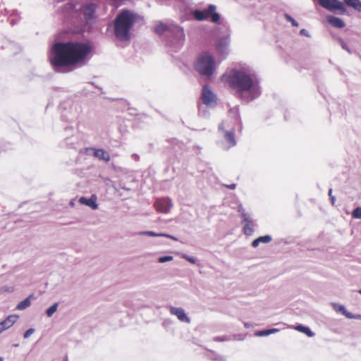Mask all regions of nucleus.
Instances as JSON below:
<instances>
[{
  "label": "nucleus",
  "mask_w": 361,
  "mask_h": 361,
  "mask_svg": "<svg viewBox=\"0 0 361 361\" xmlns=\"http://www.w3.org/2000/svg\"><path fill=\"white\" fill-rule=\"evenodd\" d=\"M199 115L204 118H208L209 112L206 108L202 109L201 106H199Z\"/></svg>",
  "instance_id": "2f4dec72"
},
{
  "label": "nucleus",
  "mask_w": 361,
  "mask_h": 361,
  "mask_svg": "<svg viewBox=\"0 0 361 361\" xmlns=\"http://www.w3.org/2000/svg\"><path fill=\"white\" fill-rule=\"evenodd\" d=\"M61 119L64 121L71 122L75 119V116H68L66 115V111H63L61 114Z\"/></svg>",
  "instance_id": "f704fd0d"
},
{
  "label": "nucleus",
  "mask_w": 361,
  "mask_h": 361,
  "mask_svg": "<svg viewBox=\"0 0 361 361\" xmlns=\"http://www.w3.org/2000/svg\"><path fill=\"white\" fill-rule=\"evenodd\" d=\"M222 80L235 90L238 97H242L243 92L248 91V74L233 68L222 75Z\"/></svg>",
  "instance_id": "20e7f679"
},
{
  "label": "nucleus",
  "mask_w": 361,
  "mask_h": 361,
  "mask_svg": "<svg viewBox=\"0 0 361 361\" xmlns=\"http://www.w3.org/2000/svg\"><path fill=\"white\" fill-rule=\"evenodd\" d=\"M249 224H250V235L251 234V232H252V228H251V226H252V222L251 221V220L250 219V221H249Z\"/></svg>",
  "instance_id": "09e8293b"
},
{
  "label": "nucleus",
  "mask_w": 361,
  "mask_h": 361,
  "mask_svg": "<svg viewBox=\"0 0 361 361\" xmlns=\"http://www.w3.org/2000/svg\"><path fill=\"white\" fill-rule=\"evenodd\" d=\"M319 4L324 8L331 11H339L341 14L347 13L345 4L340 0H317Z\"/></svg>",
  "instance_id": "6e6552de"
},
{
  "label": "nucleus",
  "mask_w": 361,
  "mask_h": 361,
  "mask_svg": "<svg viewBox=\"0 0 361 361\" xmlns=\"http://www.w3.org/2000/svg\"><path fill=\"white\" fill-rule=\"evenodd\" d=\"M4 330H5L4 327H3V326H1V324H0V334H1L2 331H4Z\"/></svg>",
  "instance_id": "8fccbe9b"
},
{
  "label": "nucleus",
  "mask_w": 361,
  "mask_h": 361,
  "mask_svg": "<svg viewBox=\"0 0 361 361\" xmlns=\"http://www.w3.org/2000/svg\"><path fill=\"white\" fill-rule=\"evenodd\" d=\"M219 130L222 131L224 133V137L225 138L226 142L229 144V147H233L235 145L236 142H235V139L234 132L232 130H226L224 129V122H222L221 123L219 124Z\"/></svg>",
  "instance_id": "2eb2a0df"
},
{
  "label": "nucleus",
  "mask_w": 361,
  "mask_h": 361,
  "mask_svg": "<svg viewBox=\"0 0 361 361\" xmlns=\"http://www.w3.org/2000/svg\"><path fill=\"white\" fill-rule=\"evenodd\" d=\"M84 152L87 156H93L100 161L108 162L110 161V155L108 152L104 149L95 147H85Z\"/></svg>",
  "instance_id": "9b49d317"
},
{
  "label": "nucleus",
  "mask_w": 361,
  "mask_h": 361,
  "mask_svg": "<svg viewBox=\"0 0 361 361\" xmlns=\"http://www.w3.org/2000/svg\"><path fill=\"white\" fill-rule=\"evenodd\" d=\"M140 235H147L150 237H161V233H156L152 231H140L139 233Z\"/></svg>",
  "instance_id": "bb28decb"
},
{
  "label": "nucleus",
  "mask_w": 361,
  "mask_h": 361,
  "mask_svg": "<svg viewBox=\"0 0 361 361\" xmlns=\"http://www.w3.org/2000/svg\"><path fill=\"white\" fill-rule=\"evenodd\" d=\"M244 326H245V328H248L249 324H248V323L245 322V323H244Z\"/></svg>",
  "instance_id": "3c124183"
},
{
  "label": "nucleus",
  "mask_w": 361,
  "mask_h": 361,
  "mask_svg": "<svg viewBox=\"0 0 361 361\" xmlns=\"http://www.w3.org/2000/svg\"><path fill=\"white\" fill-rule=\"evenodd\" d=\"M352 216L354 219H361V207H355L352 212Z\"/></svg>",
  "instance_id": "7c9ffc66"
},
{
  "label": "nucleus",
  "mask_w": 361,
  "mask_h": 361,
  "mask_svg": "<svg viewBox=\"0 0 361 361\" xmlns=\"http://www.w3.org/2000/svg\"><path fill=\"white\" fill-rule=\"evenodd\" d=\"M4 357H0V361H4Z\"/></svg>",
  "instance_id": "5fc2aeb1"
},
{
  "label": "nucleus",
  "mask_w": 361,
  "mask_h": 361,
  "mask_svg": "<svg viewBox=\"0 0 361 361\" xmlns=\"http://www.w3.org/2000/svg\"><path fill=\"white\" fill-rule=\"evenodd\" d=\"M183 258L185 259V260H187L188 262H190L191 264H195L196 262H197V259L193 257H190L188 255H183Z\"/></svg>",
  "instance_id": "c9c22d12"
},
{
  "label": "nucleus",
  "mask_w": 361,
  "mask_h": 361,
  "mask_svg": "<svg viewBox=\"0 0 361 361\" xmlns=\"http://www.w3.org/2000/svg\"><path fill=\"white\" fill-rule=\"evenodd\" d=\"M230 36L231 33L228 32L222 37H219L216 41V50L223 58H225L228 54V47L231 42Z\"/></svg>",
  "instance_id": "9d476101"
},
{
  "label": "nucleus",
  "mask_w": 361,
  "mask_h": 361,
  "mask_svg": "<svg viewBox=\"0 0 361 361\" xmlns=\"http://www.w3.org/2000/svg\"><path fill=\"white\" fill-rule=\"evenodd\" d=\"M353 319H361V314H354Z\"/></svg>",
  "instance_id": "de8ad7c7"
},
{
  "label": "nucleus",
  "mask_w": 361,
  "mask_h": 361,
  "mask_svg": "<svg viewBox=\"0 0 361 361\" xmlns=\"http://www.w3.org/2000/svg\"><path fill=\"white\" fill-rule=\"evenodd\" d=\"M338 41L342 49L345 50L348 53L352 54L355 52V51L350 49L347 44V43L342 38H339Z\"/></svg>",
  "instance_id": "393cba45"
},
{
  "label": "nucleus",
  "mask_w": 361,
  "mask_h": 361,
  "mask_svg": "<svg viewBox=\"0 0 361 361\" xmlns=\"http://www.w3.org/2000/svg\"><path fill=\"white\" fill-rule=\"evenodd\" d=\"M328 194H329V196L330 197L331 202L334 205L335 204V202H336V197L334 195H332V189L331 188H330L329 190Z\"/></svg>",
  "instance_id": "4c0bfd02"
},
{
  "label": "nucleus",
  "mask_w": 361,
  "mask_h": 361,
  "mask_svg": "<svg viewBox=\"0 0 361 361\" xmlns=\"http://www.w3.org/2000/svg\"><path fill=\"white\" fill-rule=\"evenodd\" d=\"M58 305L59 304L55 302L46 310L45 312L48 317H51L56 312Z\"/></svg>",
  "instance_id": "a878e982"
},
{
  "label": "nucleus",
  "mask_w": 361,
  "mask_h": 361,
  "mask_svg": "<svg viewBox=\"0 0 361 361\" xmlns=\"http://www.w3.org/2000/svg\"><path fill=\"white\" fill-rule=\"evenodd\" d=\"M14 14H15V15H16V16H18V11H14L13 12V15H14Z\"/></svg>",
  "instance_id": "603ef678"
},
{
  "label": "nucleus",
  "mask_w": 361,
  "mask_h": 361,
  "mask_svg": "<svg viewBox=\"0 0 361 361\" xmlns=\"http://www.w3.org/2000/svg\"><path fill=\"white\" fill-rule=\"evenodd\" d=\"M171 321H170V320H169V319H165V320L163 322V323H162V326H163L164 328L167 329V328L171 325Z\"/></svg>",
  "instance_id": "79ce46f5"
},
{
  "label": "nucleus",
  "mask_w": 361,
  "mask_h": 361,
  "mask_svg": "<svg viewBox=\"0 0 361 361\" xmlns=\"http://www.w3.org/2000/svg\"><path fill=\"white\" fill-rule=\"evenodd\" d=\"M211 359L215 361H226V357L221 354H217L216 353L212 352V355H211Z\"/></svg>",
  "instance_id": "c756f323"
},
{
  "label": "nucleus",
  "mask_w": 361,
  "mask_h": 361,
  "mask_svg": "<svg viewBox=\"0 0 361 361\" xmlns=\"http://www.w3.org/2000/svg\"><path fill=\"white\" fill-rule=\"evenodd\" d=\"M243 232L246 235H248V216L243 213Z\"/></svg>",
  "instance_id": "cd10ccee"
},
{
  "label": "nucleus",
  "mask_w": 361,
  "mask_h": 361,
  "mask_svg": "<svg viewBox=\"0 0 361 361\" xmlns=\"http://www.w3.org/2000/svg\"><path fill=\"white\" fill-rule=\"evenodd\" d=\"M140 16L130 10L121 9L113 21L115 37L120 42H128L131 38V31Z\"/></svg>",
  "instance_id": "f03ea898"
},
{
  "label": "nucleus",
  "mask_w": 361,
  "mask_h": 361,
  "mask_svg": "<svg viewBox=\"0 0 361 361\" xmlns=\"http://www.w3.org/2000/svg\"><path fill=\"white\" fill-rule=\"evenodd\" d=\"M284 18L285 19L291 23L293 27H298L299 24L288 13H284Z\"/></svg>",
  "instance_id": "c85d7f7f"
},
{
  "label": "nucleus",
  "mask_w": 361,
  "mask_h": 361,
  "mask_svg": "<svg viewBox=\"0 0 361 361\" xmlns=\"http://www.w3.org/2000/svg\"><path fill=\"white\" fill-rule=\"evenodd\" d=\"M271 240L272 238L270 235L259 236L252 242V246L253 247H257L259 243H268L271 242Z\"/></svg>",
  "instance_id": "5701e85b"
},
{
  "label": "nucleus",
  "mask_w": 361,
  "mask_h": 361,
  "mask_svg": "<svg viewBox=\"0 0 361 361\" xmlns=\"http://www.w3.org/2000/svg\"><path fill=\"white\" fill-rule=\"evenodd\" d=\"M79 202L90 207L92 209H97L98 208V204L97 203V196L95 195H92L90 198L81 197L79 199Z\"/></svg>",
  "instance_id": "f3484780"
},
{
  "label": "nucleus",
  "mask_w": 361,
  "mask_h": 361,
  "mask_svg": "<svg viewBox=\"0 0 361 361\" xmlns=\"http://www.w3.org/2000/svg\"><path fill=\"white\" fill-rule=\"evenodd\" d=\"M278 331H279V329L276 328L265 329L262 330H256L252 335L258 337L268 336L270 334H275Z\"/></svg>",
  "instance_id": "aec40b11"
},
{
  "label": "nucleus",
  "mask_w": 361,
  "mask_h": 361,
  "mask_svg": "<svg viewBox=\"0 0 361 361\" xmlns=\"http://www.w3.org/2000/svg\"><path fill=\"white\" fill-rule=\"evenodd\" d=\"M18 316L16 314H11L6 317L5 319L1 321L0 324L3 327H4L5 330L9 329L17 321Z\"/></svg>",
  "instance_id": "6ab92c4d"
},
{
  "label": "nucleus",
  "mask_w": 361,
  "mask_h": 361,
  "mask_svg": "<svg viewBox=\"0 0 361 361\" xmlns=\"http://www.w3.org/2000/svg\"><path fill=\"white\" fill-rule=\"evenodd\" d=\"M225 185V187H226L227 188H229L231 190H233L236 187V184H235V183H232L230 185Z\"/></svg>",
  "instance_id": "c03bdc74"
},
{
  "label": "nucleus",
  "mask_w": 361,
  "mask_h": 361,
  "mask_svg": "<svg viewBox=\"0 0 361 361\" xmlns=\"http://www.w3.org/2000/svg\"><path fill=\"white\" fill-rule=\"evenodd\" d=\"M173 259V257L171 255H165L161 256L158 258V262L159 263H165L169 261H171Z\"/></svg>",
  "instance_id": "473e14b6"
},
{
  "label": "nucleus",
  "mask_w": 361,
  "mask_h": 361,
  "mask_svg": "<svg viewBox=\"0 0 361 361\" xmlns=\"http://www.w3.org/2000/svg\"><path fill=\"white\" fill-rule=\"evenodd\" d=\"M132 158L135 161H138L140 159V156L137 154H132Z\"/></svg>",
  "instance_id": "a18cd8bd"
},
{
  "label": "nucleus",
  "mask_w": 361,
  "mask_h": 361,
  "mask_svg": "<svg viewBox=\"0 0 361 361\" xmlns=\"http://www.w3.org/2000/svg\"><path fill=\"white\" fill-rule=\"evenodd\" d=\"M230 340V338H226L224 336H216L215 338H214V341H228Z\"/></svg>",
  "instance_id": "ea45409f"
},
{
  "label": "nucleus",
  "mask_w": 361,
  "mask_h": 361,
  "mask_svg": "<svg viewBox=\"0 0 361 361\" xmlns=\"http://www.w3.org/2000/svg\"><path fill=\"white\" fill-rule=\"evenodd\" d=\"M35 297L34 294H30L28 297L25 298L23 300L20 301L16 305V310H24L29 307L31 305V299H34Z\"/></svg>",
  "instance_id": "412c9836"
},
{
  "label": "nucleus",
  "mask_w": 361,
  "mask_h": 361,
  "mask_svg": "<svg viewBox=\"0 0 361 361\" xmlns=\"http://www.w3.org/2000/svg\"><path fill=\"white\" fill-rule=\"evenodd\" d=\"M294 329L300 332H302L307 335L308 337H313L315 334L311 330V329L307 326H304L301 324L295 326Z\"/></svg>",
  "instance_id": "b1692460"
},
{
  "label": "nucleus",
  "mask_w": 361,
  "mask_h": 361,
  "mask_svg": "<svg viewBox=\"0 0 361 361\" xmlns=\"http://www.w3.org/2000/svg\"><path fill=\"white\" fill-rule=\"evenodd\" d=\"M235 340H238V341H240V340H243L244 338H234Z\"/></svg>",
  "instance_id": "864d4df0"
},
{
  "label": "nucleus",
  "mask_w": 361,
  "mask_h": 361,
  "mask_svg": "<svg viewBox=\"0 0 361 361\" xmlns=\"http://www.w3.org/2000/svg\"><path fill=\"white\" fill-rule=\"evenodd\" d=\"M261 78L255 71L250 69V102L258 98L262 94Z\"/></svg>",
  "instance_id": "0eeeda50"
},
{
  "label": "nucleus",
  "mask_w": 361,
  "mask_h": 361,
  "mask_svg": "<svg viewBox=\"0 0 361 361\" xmlns=\"http://www.w3.org/2000/svg\"><path fill=\"white\" fill-rule=\"evenodd\" d=\"M161 237H166V238H171V239H172V240H176V241H177V240H178V238H177L176 237H175V236H173V235H170V234H168V233H161Z\"/></svg>",
  "instance_id": "58836bf2"
},
{
  "label": "nucleus",
  "mask_w": 361,
  "mask_h": 361,
  "mask_svg": "<svg viewBox=\"0 0 361 361\" xmlns=\"http://www.w3.org/2000/svg\"><path fill=\"white\" fill-rule=\"evenodd\" d=\"M226 30H228V27H226ZM228 32H229V33H230V31H229V30H228V31H227V33H228Z\"/></svg>",
  "instance_id": "052dcab7"
},
{
  "label": "nucleus",
  "mask_w": 361,
  "mask_h": 361,
  "mask_svg": "<svg viewBox=\"0 0 361 361\" xmlns=\"http://www.w3.org/2000/svg\"><path fill=\"white\" fill-rule=\"evenodd\" d=\"M333 305H334V310L336 312H341L342 314H343L345 312H346V309H345V306H343V305H338V304L334 303Z\"/></svg>",
  "instance_id": "72a5a7b5"
},
{
  "label": "nucleus",
  "mask_w": 361,
  "mask_h": 361,
  "mask_svg": "<svg viewBox=\"0 0 361 361\" xmlns=\"http://www.w3.org/2000/svg\"><path fill=\"white\" fill-rule=\"evenodd\" d=\"M170 313L177 317V318L183 322L190 323V319L187 316L185 310L181 307H171Z\"/></svg>",
  "instance_id": "dca6fc26"
},
{
  "label": "nucleus",
  "mask_w": 361,
  "mask_h": 361,
  "mask_svg": "<svg viewBox=\"0 0 361 361\" xmlns=\"http://www.w3.org/2000/svg\"><path fill=\"white\" fill-rule=\"evenodd\" d=\"M327 22L334 27L343 28L345 27V22L338 17L334 16H329L327 17Z\"/></svg>",
  "instance_id": "a211bd4d"
},
{
  "label": "nucleus",
  "mask_w": 361,
  "mask_h": 361,
  "mask_svg": "<svg viewBox=\"0 0 361 361\" xmlns=\"http://www.w3.org/2000/svg\"><path fill=\"white\" fill-rule=\"evenodd\" d=\"M122 188L124 189V190H129V188H126L125 187H123Z\"/></svg>",
  "instance_id": "6e6d98bb"
},
{
  "label": "nucleus",
  "mask_w": 361,
  "mask_h": 361,
  "mask_svg": "<svg viewBox=\"0 0 361 361\" xmlns=\"http://www.w3.org/2000/svg\"><path fill=\"white\" fill-rule=\"evenodd\" d=\"M173 204L169 197L157 199L154 202V207L157 211L162 213L169 212Z\"/></svg>",
  "instance_id": "ddd939ff"
},
{
  "label": "nucleus",
  "mask_w": 361,
  "mask_h": 361,
  "mask_svg": "<svg viewBox=\"0 0 361 361\" xmlns=\"http://www.w3.org/2000/svg\"><path fill=\"white\" fill-rule=\"evenodd\" d=\"M65 361H68V357L67 356H66V357H65Z\"/></svg>",
  "instance_id": "13d9d810"
},
{
  "label": "nucleus",
  "mask_w": 361,
  "mask_h": 361,
  "mask_svg": "<svg viewBox=\"0 0 361 361\" xmlns=\"http://www.w3.org/2000/svg\"><path fill=\"white\" fill-rule=\"evenodd\" d=\"M96 9L97 5L94 3L85 4L80 7V10L83 14L87 23H90L97 18L95 14Z\"/></svg>",
  "instance_id": "f8f14e48"
},
{
  "label": "nucleus",
  "mask_w": 361,
  "mask_h": 361,
  "mask_svg": "<svg viewBox=\"0 0 361 361\" xmlns=\"http://www.w3.org/2000/svg\"><path fill=\"white\" fill-rule=\"evenodd\" d=\"M195 69L202 75L210 78L215 72V61L212 55L202 53L195 63Z\"/></svg>",
  "instance_id": "39448f33"
},
{
  "label": "nucleus",
  "mask_w": 361,
  "mask_h": 361,
  "mask_svg": "<svg viewBox=\"0 0 361 361\" xmlns=\"http://www.w3.org/2000/svg\"><path fill=\"white\" fill-rule=\"evenodd\" d=\"M358 293L361 295V289L358 290Z\"/></svg>",
  "instance_id": "bf43d9fd"
},
{
  "label": "nucleus",
  "mask_w": 361,
  "mask_h": 361,
  "mask_svg": "<svg viewBox=\"0 0 361 361\" xmlns=\"http://www.w3.org/2000/svg\"><path fill=\"white\" fill-rule=\"evenodd\" d=\"M35 331V329L32 328L28 329L23 334L24 338H29Z\"/></svg>",
  "instance_id": "e433bc0d"
},
{
  "label": "nucleus",
  "mask_w": 361,
  "mask_h": 361,
  "mask_svg": "<svg viewBox=\"0 0 361 361\" xmlns=\"http://www.w3.org/2000/svg\"><path fill=\"white\" fill-rule=\"evenodd\" d=\"M343 314L345 315L348 319H353L354 318V314L353 313L350 312H348L347 310Z\"/></svg>",
  "instance_id": "37998d69"
},
{
  "label": "nucleus",
  "mask_w": 361,
  "mask_h": 361,
  "mask_svg": "<svg viewBox=\"0 0 361 361\" xmlns=\"http://www.w3.org/2000/svg\"><path fill=\"white\" fill-rule=\"evenodd\" d=\"M154 31L159 35L166 33V45L176 52L183 45L185 35L183 28L173 23L169 24L159 22L154 27Z\"/></svg>",
  "instance_id": "7ed1b4c3"
},
{
  "label": "nucleus",
  "mask_w": 361,
  "mask_h": 361,
  "mask_svg": "<svg viewBox=\"0 0 361 361\" xmlns=\"http://www.w3.org/2000/svg\"><path fill=\"white\" fill-rule=\"evenodd\" d=\"M202 103L209 107H214L217 104V97L212 92L210 87L205 84L203 85L201 92Z\"/></svg>",
  "instance_id": "1a4fd4ad"
},
{
  "label": "nucleus",
  "mask_w": 361,
  "mask_h": 361,
  "mask_svg": "<svg viewBox=\"0 0 361 361\" xmlns=\"http://www.w3.org/2000/svg\"><path fill=\"white\" fill-rule=\"evenodd\" d=\"M345 8L350 7L355 11L361 13V1L360 0H343V2Z\"/></svg>",
  "instance_id": "4be33fe9"
},
{
  "label": "nucleus",
  "mask_w": 361,
  "mask_h": 361,
  "mask_svg": "<svg viewBox=\"0 0 361 361\" xmlns=\"http://www.w3.org/2000/svg\"><path fill=\"white\" fill-rule=\"evenodd\" d=\"M216 10V6L215 5L209 4L206 10L195 9L191 13L196 20L204 21L209 20L212 23H216L220 20L221 15Z\"/></svg>",
  "instance_id": "423d86ee"
},
{
  "label": "nucleus",
  "mask_w": 361,
  "mask_h": 361,
  "mask_svg": "<svg viewBox=\"0 0 361 361\" xmlns=\"http://www.w3.org/2000/svg\"><path fill=\"white\" fill-rule=\"evenodd\" d=\"M75 129L72 126L64 128V141L66 145L71 148L75 147L74 145L77 138L74 136Z\"/></svg>",
  "instance_id": "4468645a"
},
{
  "label": "nucleus",
  "mask_w": 361,
  "mask_h": 361,
  "mask_svg": "<svg viewBox=\"0 0 361 361\" xmlns=\"http://www.w3.org/2000/svg\"><path fill=\"white\" fill-rule=\"evenodd\" d=\"M14 347H18V344H13V345Z\"/></svg>",
  "instance_id": "4d7b16f0"
},
{
  "label": "nucleus",
  "mask_w": 361,
  "mask_h": 361,
  "mask_svg": "<svg viewBox=\"0 0 361 361\" xmlns=\"http://www.w3.org/2000/svg\"><path fill=\"white\" fill-rule=\"evenodd\" d=\"M10 22L12 25H14L17 23V20H16L14 18H11Z\"/></svg>",
  "instance_id": "49530a36"
},
{
  "label": "nucleus",
  "mask_w": 361,
  "mask_h": 361,
  "mask_svg": "<svg viewBox=\"0 0 361 361\" xmlns=\"http://www.w3.org/2000/svg\"><path fill=\"white\" fill-rule=\"evenodd\" d=\"M300 35H303V36H306V37H310V32L306 29L300 30Z\"/></svg>",
  "instance_id": "a19ab883"
},
{
  "label": "nucleus",
  "mask_w": 361,
  "mask_h": 361,
  "mask_svg": "<svg viewBox=\"0 0 361 361\" xmlns=\"http://www.w3.org/2000/svg\"><path fill=\"white\" fill-rule=\"evenodd\" d=\"M92 51L90 42H55L49 51V61L56 72L68 73L78 65H85Z\"/></svg>",
  "instance_id": "f257e3e1"
}]
</instances>
